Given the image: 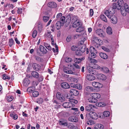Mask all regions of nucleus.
<instances>
[{
    "mask_svg": "<svg viewBox=\"0 0 129 129\" xmlns=\"http://www.w3.org/2000/svg\"><path fill=\"white\" fill-rule=\"evenodd\" d=\"M78 49V50L76 51V54L79 56L81 55L82 53L86 50V46L85 45H81L79 46Z\"/></svg>",
    "mask_w": 129,
    "mask_h": 129,
    "instance_id": "f257e3e1",
    "label": "nucleus"
},
{
    "mask_svg": "<svg viewBox=\"0 0 129 129\" xmlns=\"http://www.w3.org/2000/svg\"><path fill=\"white\" fill-rule=\"evenodd\" d=\"M123 0H118L117 3H114L113 4V7L112 8H120L123 7Z\"/></svg>",
    "mask_w": 129,
    "mask_h": 129,
    "instance_id": "f03ea898",
    "label": "nucleus"
},
{
    "mask_svg": "<svg viewBox=\"0 0 129 129\" xmlns=\"http://www.w3.org/2000/svg\"><path fill=\"white\" fill-rule=\"evenodd\" d=\"M115 9H109L108 10H106L104 13L109 18H111V15L113 14L115 12Z\"/></svg>",
    "mask_w": 129,
    "mask_h": 129,
    "instance_id": "7ed1b4c3",
    "label": "nucleus"
},
{
    "mask_svg": "<svg viewBox=\"0 0 129 129\" xmlns=\"http://www.w3.org/2000/svg\"><path fill=\"white\" fill-rule=\"evenodd\" d=\"M95 32L96 34L100 37L102 38L104 37L105 33L102 29H98L96 30Z\"/></svg>",
    "mask_w": 129,
    "mask_h": 129,
    "instance_id": "20e7f679",
    "label": "nucleus"
},
{
    "mask_svg": "<svg viewBox=\"0 0 129 129\" xmlns=\"http://www.w3.org/2000/svg\"><path fill=\"white\" fill-rule=\"evenodd\" d=\"M82 22L80 20L75 21L73 22V27L76 28L77 27L82 26Z\"/></svg>",
    "mask_w": 129,
    "mask_h": 129,
    "instance_id": "39448f33",
    "label": "nucleus"
},
{
    "mask_svg": "<svg viewBox=\"0 0 129 129\" xmlns=\"http://www.w3.org/2000/svg\"><path fill=\"white\" fill-rule=\"evenodd\" d=\"M96 75L99 79L104 80L106 79V77L105 75L102 74H99L97 72V75Z\"/></svg>",
    "mask_w": 129,
    "mask_h": 129,
    "instance_id": "423d86ee",
    "label": "nucleus"
},
{
    "mask_svg": "<svg viewBox=\"0 0 129 129\" xmlns=\"http://www.w3.org/2000/svg\"><path fill=\"white\" fill-rule=\"evenodd\" d=\"M56 96L57 99L60 100L61 102L64 101V98L61 94V93L60 92H57L56 94Z\"/></svg>",
    "mask_w": 129,
    "mask_h": 129,
    "instance_id": "0eeeda50",
    "label": "nucleus"
},
{
    "mask_svg": "<svg viewBox=\"0 0 129 129\" xmlns=\"http://www.w3.org/2000/svg\"><path fill=\"white\" fill-rule=\"evenodd\" d=\"M89 115L91 118L94 119H96L98 118V115L97 114L94 112H90L89 113Z\"/></svg>",
    "mask_w": 129,
    "mask_h": 129,
    "instance_id": "6e6552de",
    "label": "nucleus"
},
{
    "mask_svg": "<svg viewBox=\"0 0 129 129\" xmlns=\"http://www.w3.org/2000/svg\"><path fill=\"white\" fill-rule=\"evenodd\" d=\"M92 85L94 87L98 88H101L102 87V85L98 82H93L92 83Z\"/></svg>",
    "mask_w": 129,
    "mask_h": 129,
    "instance_id": "1a4fd4ad",
    "label": "nucleus"
},
{
    "mask_svg": "<svg viewBox=\"0 0 129 129\" xmlns=\"http://www.w3.org/2000/svg\"><path fill=\"white\" fill-rule=\"evenodd\" d=\"M93 41L94 43L99 45H102L103 43L102 41L96 37H94Z\"/></svg>",
    "mask_w": 129,
    "mask_h": 129,
    "instance_id": "9d476101",
    "label": "nucleus"
},
{
    "mask_svg": "<svg viewBox=\"0 0 129 129\" xmlns=\"http://www.w3.org/2000/svg\"><path fill=\"white\" fill-rule=\"evenodd\" d=\"M32 67L34 70L36 71H39L41 69V66L40 65L36 63L33 64Z\"/></svg>",
    "mask_w": 129,
    "mask_h": 129,
    "instance_id": "9b49d317",
    "label": "nucleus"
},
{
    "mask_svg": "<svg viewBox=\"0 0 129 129\" xmlns=\"http://www.w3.org/2000/svg\"><path fill=\"white\" fill-rule=\"evenodd\" d=\"M69 121L71 122H77L78 121V119L77 117L72 116L70 117L69 118Z\"/></svg>",
    "mask_w": 129,
    "mask_h": 129,
    "instance_id": "f8f14e48",
    "label": "nucleus"
},
{
    "mask_svg": "<svg viewBox=\"0 0 129 129\" xmlns=\"http://www.w3.org/2000/svg\"><path fill=\"white\" fill-rule=\"evenodd\" d=\"M63 71L65 73L68 74H72L74 73L72 70H69L68 68L67 67L64 68Z\"/></svg>",
    "mask_w": 129,
    "mask_h": 129,
    "instance_id": "ddd939ff",
    "label": "nucleus"
},
{
    "mask_svg": "<svg viewBox=\"0 0 129 129\" xmlns=\"http://www.w3.org/2000/svg\"><path fill=\"white\" fill-rule=\"evenodd\" d=\"M48 7L50 8H55L57 7L56 4L54 2H50L48 4Z\"/></svg>",
    "mask_w": 129,
    "mask_h": 129,
    "instance_id": "4468645a",
    "label": "nucleus"
},
{
    "mask_svg": "<svg viewBox=\"0 0 129 129\" xmlns=\"http://www.w3.org/2000/svg\"><path fill=\"white\" fill-rule=\"evenodd\" d=\"M127 12H129V9H121V13L123 16H125Z\"/></svg>",
    "mask_w": 129,
    "mask_h": 129,
    "instance_id": "2eb2a0df",
    "label": "nucleus"
},
{
    "mask_svg": "<svg viewBox=\"0 0 129 129\" xmlns=\"http://www.w3.org/2000/svg\"><path fill=\"white\" fill-rule=\"evenodd\" d=\"M92 68V66H91L90 68H89V69H88V72L89 73H90L91 74H94V75H96L97 74V72H96Z\"/></svg>",
    "mask_w": 129,
    "mask_h": 129,
    "instance_id": "dca6fc26",
    "label": "nucleus"
},
{
    "mask_svg": "<svg viewBox=\"0 0 129 129\" xmlns=\"http://www.w3.org/2000/svg\"><path fill=\"white\" fill-rule=\"evenodd\" d=\"M72 106V103L68 102H65L62 104L63 106L66 108H70Z\"/></svg>",
    "mask_w": 129,
    "mask_h": 129,
    "instance_id": "f3484780",
    "label": "nucleus"
},
{
    "mask_svg": "<svg viewBox=\"0 0 129 129\" xmlns=\"http://www.w3.org/2000/svg\"><path fill=\"white\" fill-rule=\"evenodd\" d=\"M87 79L89 81H92L94 80L95 78L94 76L92 75L87 74L86 76Z\"/></svg>",
    "mask_w": 129,
    "mask_h": 129,
    "instance_id": "a211bd4d",
    "label": "nucleus"
},
{
    "mask_svg": "<svg viewBox=\"0 0 129 129\" xmlns=\"http://www.w3.org/2000/svg\"><path fill=\"white\" fill-rule=\"evenodd\" d=\"M63 25V23H61L60 21H58L56 24V27L57 29L58 30L60 28L61 26Z\"/></svg>",
    "mask_w": 129,
    "mask_h": 129,
    "instance_id": "6ab92c4d",
    "label": "nucleus"
},
{
    "mask_svg": "<svg viewBox=\"0 0 129 129\" xmlns=\"http://www.w3.org/2000/svg\"><path fill=\"white\" fill-rule=\"evenodd\" d=\"M70 92L72 95L75 96L78 95L79 93V92L77 90L75 89H71L70 91Z\"/></svg>",
    "mask_w": 129,
    "mask_h": 129,
    "instance_id": "aec40b11",
    "label": "nucleus"
},
{
    "mask_svg": "<svg viewBox=\"0 0 129 129\" xmlns=\"http://www.w3.org/2000/svg\"><path fill=\"white\" fill-rule=\"evenodd\" d=\"M93 107V106L92 105L90 104L88 105L85 106V109L86 111L89 112L90 111L92 110Z\"/></svg>",
    "mask_w": 129,
    "mask_h": 129,
    "instance_id": "412c9836",
    "label": "nucleus"
},
{
    "mask_svg": "<svg viewBox=\"0 0 129 129\" xmlns=\"http://www.w3.org/2000/svg\"><path fill=\"white\" fill-rule=\"evenodd\" d=\"M111 22L113 24H115L117 23V17L114 16L112 15L111 16Z\"/></svg>",
    "mask_w": 129,
    "mask_h": 129,
    "instance_id": "4be33fe9",
    "label": "nucleus"
},
{
    "mask_svg": "<svg viewBox=\"0 0 129 129\" xmlns=\"http://www.w3.org/2000/svg\"><path fill=\"white\" fill-rule=\"evenodd\" d=\"M91 96L93 98L96 99L100 98L101 97L99 93H92Z\"/></svg>",
    "mask_w": 129,
    "mask_h": 129,
    "instance_id": "5701e85b",
    "label": "nucleus"
},
{
    "mask_svg": "<svg viewBox=\"0 0 129 129\" xmlns=\"http://www.w3.org/2000/svg\"><path fill=\"white\" fill-rule=\"evenodd\" d=\"M39 49L41 52L44 54H46L47 52V50L42 45L40 46Z\"/></svg>",
    "mask_w": 129,
    "mask_h": 129,
    "instance_id": "b1692460",
    "label": "nucleus"
},
{
    "mask_svg": "<svg viewBox=\"0 0 129 129\" xmlns=\"http://www.w3.org/2000/svg\"><path fill=\"white\" fill-rule=\"evenodd\" d=\"M99 55L101 58L104 59H107L108 58V55L106 53H100Z\"/></svg>",
    "mask_w": 129,
    "mask_h": 129,
    "instance_id": "393cba45",
    "label": "nucleus"
},
{
    "mask_svg": "<svg viewBox=\"0 0 129 129\" xmlns=\"http://www.w3.org/2000/svg\"><path fill=\"white\" fill-rule=\"evenodd\" d=\"M10 116L12 117L14 120H16L18 118V115L15 114L14 112H10Z\"/></svg>",
    "mask_w": 129,
    "mask_h": 129,
    "instance_id": "a878e982",
    "label": "nucleus"
},
{
    "mask_svg": "<svg viewBox=\"0 0 129 129\" xmlns=\"http://www.w3.org/2000/svg\"><path fill=\"white\" fill-rule=\"evenodd\" d=\"M60 125L66 126L67 125V121L66 120L61 119L59 121Z\"/></svg>",
    "mask_w": 129,
    "mask_h": 129,
    "instance_id": "bb28decb",
    "label": "nucleus"
},
{
    "mask_svg": "<svg viewBox=\"0 0 129 129\" xmlns=\"http://www.w3.org/2000/svg\"><path fill=\"white\" fill-rule=\"evenodd\" d=\"M51 32L50 30H47L45 33V35L46 36L49 38L51 39L53 38L52 35L51 34Z\"/></svg>",
    "mask_w": 129,
    "mask_h": 129,
    "instance_id": "cd10ccee",
    "label": "nucleus"
},
{
    "mask_svg": "<svg viewBox=\"0 0 129 129\" xmlns=\"http://www.w3.org/2000/svg\"><path fill=\"white\" fill-rule=\"evenodd\" d=\"M30 83V81L27 78L24 79L23 80V85L25 86H27Z\"/></svg>",
    "mask_w": 129,
    "mask_h": 129,
    "instance_id": "c85d7f7f",
    "label": "nucleus"
},
{
    "mask_svg": "<svg viewBox=\"0 0 129 129\" xmlns=\"http://www.w3.org/2000/svg\"><path fill=\"white\" fill-rule=\"evenodd\" d=\"M61 87L67 89L69 88L70 86L66 82L62 83L61 85Z\"/></svg>",
    "mask_w": 129,
    "mask_h": 129,
    "instance_id": "c756f323",
    "label": "nucleus"
},
{
    "mask_svg": "<svg viewBox=\"0 0 129 129\" xmlns=\"http://www.w3.org/2000/svg\"><path fill=\"white\" fill-rule=\"evenodd\" d=\"M31 74L32 76L36 78H38L39 77V74L36 71H34L31 73Z\"/></svg>",
    "mask_w": 129,
    "mask_h": 129,
    "instance_id": "7c9ffc66",
    "label": "nucleus"
},
{
    "mask_svg": "<svg viewBox=\"0 0 129 129\" xmlns=\"http://www.w3.org/2000/svg\"><path fill=\"white\" fill-rule=\"evenodd\" d=\"M84 59V58H75L74 59L75 63H79L82 61V60Z\"/></svg>",
    "mask_w": 129,
    "mask_h": 129,
    "instance_id": "2f4dec72",
    "label": "nucleus"
},
{
    "mask_svg": "<svg viewBox=\"0 0 129 129\" xmlns=\"http://www.w3.org/2000/svg\"><path fill=\"white\" fill-rule=\"evenodd\" d=\"M96 56V55L94 53H90L88 56V60L95 58Z\"/></svg>",
    "mask_w": 129,
    "mask_h": 129,
    "instance_id": "473e14b6",
    "label": "nucleus"
},
{
    "mask_svg": "<svg viewBox=\"0 0 129 129\" xmlns=\"http://www.w3.org/2000/svg\"><path fill=\"white\" fill-rule=\"evenodd\" d=\"M80 44H83L85 42L86 43H87V40L86 37H82L81 38L80 40Z\"/></svg>",
    "mask_w": 129,
    "mask_h": 129,
    "instance_id": "72a5a7b5",
    "label": "nucleus"
},
{
    "mask_svg": "<svg viewBox=\"0 0 129 129\" xmlns=\"http://www.w3.org/2000/svg\"><path fill=\"white\" fill-rule=\"evenodd\" d=\"M94 127L96 129H103V126L101 124H97L94 126Z\"/></svg>",
    "mask_w": 129,
    "mask_h": 129,
    "instance_id": "f704fd0d",
    "label": "nucleus"
},
{
    "mask_svg": "<svg viewBox=\"0 0 129 129\" xmlns=\"http://www.w3.org/2000/svg\"><path fill=\"white\" fill-rule=\"evenodd\" d=\"M84 28L83 27L81 26H79L76 29V31L77 32L81 33L83 31V32H85V30H84Z\"/></svg>",
    "mask_w": 129,
    "mask_h": 129,
    "instance_id": "c9c22d12",
    "label": "nucleus"
},
{
    "mask_svg": "<svg viewBox=\"0 0 129 129\" xmlns=\"http://www.w3.org/2000/svg\"><path fill=\"white\" fill-rule=\"evenodd\" d=\"M106 32L109 35L112 34V28L110 26H108L106 28Z\"/></svg>",
    "mask_w": 129,
    "mask_h": 129,
    "instance_id": "e433bc0d",
    "label": "nucleus"
},
{
    "mask_svg": "<svg viewBox=\"0 0 129 129\" xmlns=\"http://www.w3.org/2000/svg\"><path fill=\"white\" fill-rule=\"evenodd\" d=\"M51 39L52 42L51 44L53 46H54L55 48V49L56 50V51L57 52H58V48L57 45L56 43H54V40L53 39V38H51Z\"/></svg>",
    "mask_w": 129,
    "mask_h": 129,
    "instance_id": "4c0bfd02",
    "label": "nucleus"
},
{
    "mask_svg": "<svg viewBox=\"0 0 129 129\" xmlns=\"http://www.w3.org/2000/svg\"><path fill=\"white\" fill-rule=\"evenodd\" d=\"M44 45L47 49L49 51L51 50L52 49L51 47L49 44L46 43H44Z\"/></svg>",
    "mask_w": 129,
    "mask_h": 129,
    "instance_id": "58836bf2",
    "label": "nucleus"
},
{
    "mask_svg": "<svg viewBox=\"0 0 129 129\" xmlns=\"http://www.w3.org/2000/svg\"><path fill=\"white\" fill-rule=\"evenodd\" d=\"M92 68L93 69H100V66L97 64L95 63H93L92 64Z\"/></svg>",
    "mask_w": 129,
    "mask_h": 129,
    "instance_id": "ea45409f",
    "label": "nucleus"
},
{
    "mask_svg": "<svg viewBox=\"0 0 129 129\" xmlns=\"http://www.w3.org/2000/svg\"><path fill=\"white\" fill-rule=\"evenodd\" d=\"M101 70L103 72L105 73H108L109 72L108 69L105 67H102L101 68Z\"/></svg>",
    "mask_w": 129,
    "mask_h": 129,
    "instance_id": "a19ab883",
    "label": "nucleus"
},
{
    "mask_svg": "<svg viewBox=\"0 0 129 129\" xmlns=\"http://www.w3.org/2000/svg\"><path fill=\"white\" fill-rule=\"evenodd\" d=\"M35 89V87L34 86H32L28 87L27 89V91L28 92L31 93L33 92V91Z\"/></svg>",
    "mask_w": 129,
    "mask_h": 129,
    "instance_id": "79ce46f5",
    "label": "nucleus"
},
{
    "mask_svg": "<svg viewBox=\"0 0 129 129\" xmlns=\"http://www.w3.org/2000/svg\"><path fill=\"white\" fill-rule=\"evenodd\" d=\"M88 100L90 102L93 103H95L97 102V100L96 99H94L92 97V98H90Z\"/></svg>",
    "mask_w": 129,
    "mask_h": 129,
    "instance_id": "37998d69",
    "label": "nucleus"
},
{
    "mask_svg": "<svg viewBox=\"0 0 129 129\" xmlns=\"http://www.w3.org/2000/svg\"><path fill=\"white\" fill-rule=\"evenodd\" d=\"M85 90L88 91H93L94 89L92 87L87 86L86 87Z\"/></svg>",
    "mask_w": 129,
    "mask_h": 129,
    "instance_id": "c03bdc74",
    "label": "nucleus"
},
{
    "mask_svg": "<svg viewBox=\"0 0 129 129\" xmlns=\"http://www.w3.org/2000/svg\"><path fill=\"white\" fill-rule=\"evenodd\" d=\"M101 18L105 22H107V20L105 16L104 15H101L100 16Z\"/></svg>",
    "mask_w": 129,
    "mask_h": 129,
    "instance_id": "a18cd8bd",
    "label": "nucleus"
},
{
    "mask_svg": "<svg viewBox=\"0 0 129 129\" xmlns=\"http://www.w3.org/2000/svg\"><path fill=\"white\" fill-rule=\"evenodd\" d=\"M14 97L12 96H9L8 97L7 96V99L8 101L11 102L13 99Z\"/></svg>",
    "mask_w": 129,
    "mask_h": 129,
    "instance_id": "49530a36",
    "label": "nucleus"
},
{
    "mask_svg": "<svg viewBox=\"0 0 129 129\" xmlns=\"http://www.w3.org/2000/svg\"><path fill=\"white\" fill-rule=\"evenodd\" d=\"M14 41L13 39L11 38L10 39L9 41V46L11 47L14 44Z\"/></svg>",
    "mask_w": 129,
    "mask_h": 129,
    "instance_id": "de8ad7c7",
    "label": "nucleus"
},
{
    "mask_svg": "<svg viewBox=\"0 0 129 129\" xmlns=\"http://www.w3.org/2000/svg\"><path fill=\"white\" fill-rule=\"evenodd\" d=\"M33 95L34 97H36L39 95L38 92L37 91H35L33 92Z\"/></svg>",
    "mask_w": 129,
    "mask_h": 129,
    "instance_id": "09e8293b",
    "label": "nucleus"
},
{
    "mask_svg": "<svg viewBox=\"0 0 129 129\" xmlns=\"http://www.w3.org/2000/svg\"><path fill=\"white\" fill-rule=\"evenodd\" d=\"M110 112L108 111H105L103 113L104 116L106 117H108L110 115Z\"/></svg>",
    "mask_w": 129,
    "mask_h": 129,
    "instance_id": "8fccbe9b",
    "label": "nucleus"
},
{
    "mask_svg": "<svg viewBox=\"0 0 129 129\" xmlns=\"http://www.w3.org/2000/svg\"><path fill=\"white\" fill-rule=\"evenodd\" d=\"M72 19L73 21L79 20L78 17L76 16H73L72 17Z\"/></svg>",
    "mask_w": 129,
    "mask_h": 129,
    "instance_id": "3c124183",
    "label": "nucleus"
},
{
    "mask_svg": "<svg viewBox=\"0 0 129 129\" xmlns=\"http://www.w3.org/2000/svg\"><path fill=\"white\" fill-rule=\"evenodd\" d=\"M95 50V48L92 46L90 47L89 48L90 53H94Z\"/></svg>",
    "mask_w": 129,
    "mask_h": 129,
    "instance_id": "603ef678",
    "label": "nucleus"
},
{
    "mask_svg": "<svg viewBox=\"0 0 129 129\" xmlns=\"http://www.w3.org/2000/svg\"><path fill=\"white\" fill-rule=\"evenodd\" d=\"M72 59L68 57H66L65 59V61L67 62H69L72 61Z\"/></svg>",
    "mask_w": 129,
    "mask_h": 129,
    "instance_id": "864d4df0",
    "label": "nucleus"
},
{
    "mask_svg": "<svg viewBox=\"0 0 129 129\" xmlns=\"http://www.w3.org/2000/svg\"><path fill=\"white\" fill-rule=\"evenodd\" d=\"M37 34V31L35 30H34L32 34V37L34 38L36 37Z\"/></svg>",
    "mask_w": 129,
    "mask_h": 129,
    "instance_id": "5fc2aeb1",
    "label": "nucleus"
},
{
    "mask_svg": "<svg viewBox=\"0 0 129 129\" xmlns=\"http://www.w3.org/2000/svg\"><path fill=\"white\" fill-rule=\"evenodd\" d=\"M71 50L73 51H77L78 50V49L76 46L73 45L72 46L71 48Z\"/></svg>",
    "mask_w": 129,
    "mask_h": 129,
    "instance_id": "6e6d98bb",
    "label": "nucleus"
},
{
    "mask_svg": "<svg viewBox=\"0 0 129 129\" xmlns=\"http://www.w3.org/2000/svg\"><path fill=\"white\" fill-rule=\"evenodd\" d=\"M74 125L73 124L71 123H67V125L66 126H67L69 128H72Z\"/></svg>",
    "mask_w": 129,
    "mask_h": 129,
    "instance_id": "4d7b16f0",
    "label": "nucleus"
},
{
    "mask_svg": "<svg viewBox=\"0 0 129 129\" xmlns=\"http://www.w3.org/2000/svg\"><path fill=\"white\" fill-rule=\"evenodd\" d=\"M49 18L47 16H44L43 17V21L46 22L49 20Z\"/></svg>",
    "mask_w": 129,
    "mask_h": 129,
    "instance_id": "13d9d810",
    "label": "nucleus"
},
{
    "mask_svg": "<svg viewBox=\"0 0 129 129\" xmlns=\"http://www.w3.org/2000/svg\"><path fill=\"white\" fill-rule=\"evenodd\" d=\"M3 78L4 80L8 79V80H10V77L8 76L7 75L4 74L3 75Z\"/></svg>",
    "mask_w": 129,
    "mask_h": 129,
    "instance_id": "bf43d9fd",
    "label": "nucleus"
},
{
    "mask_svg": "<svg viewBox=\"0 0 129 129\" xmlns=\"http://www.w3.org/2000/svg\"><path fill=\"white\" fill-rule=\"evenodd\" d=\"M65 18L64 16H62L60 18V20L59 21H60L61 23H63V24H64Z\"/></svg>",
    "mask_w": 129,
    "mask_h": 129,
    "instance_id": "052dcab7",
    "label": "nucleus"
},
{
    "mask_svg": "<svg viewBox=\"0 0 129 129\" xmlns=\"http://www.w3.org/2000/svg\"><path fill=\"white\" fill-rule=\"evenodd\" d=\"M94 124V121L91 120H89L87 122V124L89 125H92Z\"/></svg>",
    "mask_w": 129,
    "mask_h": 129,
    "instance_id": "680f3d73",
    "label": "nucleus"
},
{
    "mask_svg": "<svg viewBox=\"0 0 129 129\" xmlns=\"http://www.w3.org/2000/svg\"><path fill=\"white\" fill-rule=\"evenodd\" d=\"M102 48L103 50L107 52H108L110 51L109 49L106 47L104 46H102Z\"/></svg>",
    "mask_w": 129,
    "mask_h": 129,
    "instance_id": "e2e57ef3",
    "label": "nucleus"
},
{
    "mask_svg": "<svg viewBox=\"0 0 129 129\" xmlns=\"http://www.w3.org/2000/svg\"><path fill=\"white\" fill-rule=\"evenodd\" d=\"M89 61L93 63H97V61L93 58L91 59H89Z\"/></svg>",
    "mask_w": 129,
    "mask_h": 129,
    "instance_id": "0e129e2a",
    "label": "nucleus"
},
{
    "mask_svg": "<svg viewBox=\"0 0 129 129\" xmlns=\"http://www.w3.org/2000/svg\"><path fill=\"white\" fill-rule=\"evenodd\" d=\"M43 101V99L42 98H40L38 99L37 102L39 104H42Z\"/></svg>",
    "mask_w": 129,
    "mask_h": 129,
    "instance_id": "69168bd1",
    "label": "nucleus"
},
{
    "mask_svg": "<svg viewBox=\"0 0 129 129\" xmlns=\"http://www.w3.org/2000/svg\"><path fill=\"white\" fill-rule=\"evenodd\" d=\"M70 79L72 82H77V80L75 78L71 77L70 78Z\"/></svg>",
    "mask_w": 129,
    "mask_h": 129,
    "instance_id": "338daca9",
    "label": "nucleus"
},
{
    "mask_svg": "<svg viewBox=\"0 0 129 129\" xmlns=\"http://www.w3.org/2000/svg\"><path fill=\"white\" fill-rule=\"evenodd\" d=\"M94 12L93 10L91 9L90 10V15L91 17L92 16Z\"/></svg>",
    "mask_w": 129,
    "mask_h": 129,
    "instance_id": "774afa93",
    "label": "nucleus"
}]
</instances>
